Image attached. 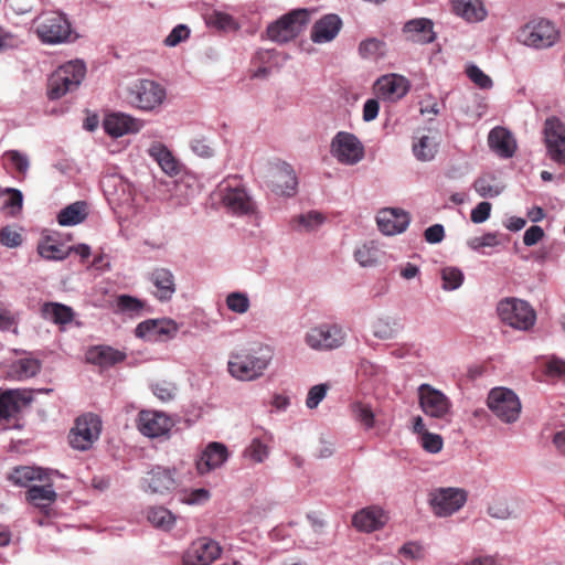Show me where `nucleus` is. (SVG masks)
Here are the masks:
<instances>
[{
  "label": "nucleus",
  "mask_w": 565,
  "mask_h": 565,
  "mask_svg": "<svg viewBox=\"0 0 565 565\" xmlns=\"http://www.w3.org/2000/svg\"><path fill=\"white\" fill-rule=\"evenodd\" d=\"M274 359V349L258 343L249 349L232 352L228 373L238 381H255L264 375Z\"/></svg>",
  "instance_id": "obj_1"
},
{
  "label": "nucleus",
  "mask_w": 565,
  "mask_h": 565,
  "mask_svg": "<svg viewBox=\"0 0 565 565\" xmlns=\"http://www.w3.org/2000/svg\"><path fill=\"white\" fill-rule=\"evenodd\" d=\"M85 74L86 67L81 61H71L63 64L47 79V97L54 100L72 93L79 86Z\"/></svg>",
  "instance_id": "obj_2"
},
{
  "label": "nucleus",
  "mask_w": 565,
  "mask_h": 565,
  "mask_svg": "<svg viewBox=\"0 0 565 565\" xmlns=\"http://www.w3.org/2000/svg\"><path fill=\"white\" fill-rule=\"evenodd\" d=\"M35 33L46 44H58L70 41L72 24L60 11H47L34 20Z\"/></svg>",
  "instance_id": "obj_3"
},
{
  "label": "nucleus",
  "mask_w": 565,
  "mask_h": 565,
  "mask_svg": "<svg viewBox=\"0 0 565 565\" xmlns=\"http://www.w3.org/2000/svg\"><path fill=\"white\" fill-rule=\"evenodd\" d=\"M348 338L347 329L339 323H320L310 328L303 338L307 347L315 351H332L341 348Z\"/></svg>",
  "instance_id": "obj_4"
},
{
  "label": "nucleus",
  "mask_w": 565,
  "mask_h": 565,
  "mask_svg": "<svg viewBox=\"0 0 565 565\" xmlns=\"http://www.w3.org/2000/svg\"><path fill=\"white\" fill-rule=\"evenodd\" d=\"M558 32L554 24L543 18L529 21L518 32V40L526 46L546 49L556 43Z\"/></svg>",
  "instance_id": "obj_5"
},
{
  "label": "nucleus",
  "mask_w": 565,
  "mask_h": 565,
  "mask_svg": "<svg viewBox=\"0 0 565 565\" xmlns=\"http://www.w3.org/2000/svg\"><path fill=\"white\" fill-rule=\"evenodd\" d=\"M307 9H296L282 15L267 28V35L271 41L286 43L300 34L303 26L309 22Z\"/></svg>",
  "instance_id": "obj_6"
},
{
  "label": "nucleus",
  "mask_w": 565,
  "mask_h": 565,
  "mask_svg": "<svg viewBox=\"0 0 565 565\" xmlns=\"http://www.w3.org/2000/svg\"><path fill=\"white\" fill-rule=\"evenodd\" d=\"M497 310L503 322L519 330H529L536 319L532 307L526 301L515 298L501 300Z\"/></svg>",
  "instance_id": "obj_7"
},
{
  "label": "nucleus",
  "mask_w": 565,
  "mask_h": 565,
  "mask_svg": "<svg viewBox=\"0 0 565 565\" xmlns=\"http://www.w3.org/2000/svg\"><path fill=\"white\" fill-rule=\"evenodd\" d=\"M468 493L461 488H437L429 493V505L438 518L450 516L467 502Z\"/></svg>",
  "instance_id": "obj_8"
},
{
  "label": "nucleus",
  "mask_w": 565,
  "mask_h": 565,
  "mask_svg": "<svg viewBox=\"0 0 565 565\" xmlns=\"http://www.w3.org/2000/svg\"><path fill=\"white\" fill-rule=\"evenodd\" d=\"M487 405L504 423L515 422L521 413V403L518 395L505 387L492 388L488 395Z\"/></svg>",
  "instance_id": "obj_9"
},
{
  "label": "nucleus",
  "mask_w": 565,
  "mask_h": 565,
  "mask_svg": "<svg viewBox=\"0 0 565 565\" xmlns=\"http://www.w3.org/2000/svg\"><path fill=\"white\" fill-rule=\"evenodd\" d=\"M221 192L222 203L233 214L247 215L254 212V202L238 178L234 177L223 182Z\"/></svg>",
  "instance_id": "obj_10"
},
{
  "label": "nucleus",
  "mask_w": 565,
  "mask_h": 565,
  "mask_svg": "<svg viewBox=\"0 0 565 565\" xmlns=\"http://www.w3.org/2000/svg\"><path fill=\"white\" fill-rule=\"evenodd\" d=\"M419 406L425 415L448 420L451 414L450 399L439 390L424 383L418 387Z\"/></svg>",
  "instance_id": "obj_11"
},
{
  "label": "nucleus",
  "mask_w": 565,
  "mask_h": 565,
  "mask_svg": "<svg viewBox=\"0 0 565 565\" xmlns=\"http://www.w3.org/2000/svg\"><path fill=\"white\" fill-rule=\"evenodd\" d=\"M100 430L102 422L96 415H83L76 419L70 433V445L77 450H87L98 439Z\"/></svg>",
  "instance_id": "obj_12"
},
{
  "label": "nucleus",
  "mask_w": 565,
  "mask_h": 565,
  "mask_svg": "<svg viewBox=\"0 0 565 565\" xmlns=\"http://www.w3.org/2000/svg\"><path fill=\"white\" fill-rule=\"evenodd\" d=\"M130 102L141 110L150 111L159 107L166 98V89L151 79H140L130 89Z\"/></svg>",
  "instance_id": "obj_13"
},
{
  "label": "nucleus",
  "mask_w": 565,
  "mask_h": 565,
  "mask_svg": "<svg viewBox=\"0 0 565 565\" xmlns=\"http://www.w3.org/2000/svg\"><path fill=\"white\" fill-rule=\"evenodd\" d=\"M297 185L296 173L289 163L280 160L269 163L268 186L275 194L292 196Z\"/></svg>",
  "instance_id": "obj_14"
},
{
  "label": "nucleus",
  "mask_w": 565,
  "mask_h": 565,
  "mask_svg": "<svg viewBox=\"0 0 565 565\" xmlns=\"http://www.w3.org/2000/svg\"><path fill=\"white\" fill-rule=\"evenodd\" d=\"M221 551L217 542L201 537L184 552L182 562L183 565H210L221 555Z\"/></svg>",
  "instance_id": "obj_15"
},
{
  "label": "nucleus",
  "mask_w": 565,
  "mask_h": 565,
  "mask_svg": "<svg viewBox=\"0 0 565 565\" xmlns=\"http://www.w3.org/2000/svg\"><path fill=\"white\" fill-rule=\"evenodd\" d=\"M409 223V213L399 207H384L376 215L380 232L387 236L404 233Z\"/></svg>",
  "instance_id": "obj_16"
},
{
  "label": "nucleus",
  "mask_w": 565,
  "mask_h": 565,
  "mask_svg": "<svg viewBox=\"0 0 565 565\" xmlns=\"http://www.w3.org/2000/svg\"><path fill=\"white\" fill-rule=\"evenodd\" d=\"M172 427V420L162 412L141 411L138 418L140 433L150 438L166 435Z\"/></svg>",
  "instance_id": "obj_17"
},
{
  "label": "nucleus",
  "mask_w": 565,
  "mask_h": 565,
  "mask_svg": "<svg viewBox=\"0 0 565 565\" xmlns=\"http://www.w3.org/2000/svg\"><path fill=\"white\" fill-rule=\"evenodd\" d=\"M374 90L380 98L397 100L408 93L409 82L402 75L386 74L375 82Z\"/></svg>",
  "instance_id": "obj_18"
},
{
  "label": "nucleus",
  "mask_w": 565,
  "mask_h": 565,
  "mask_svg": "<svg viewBox=\"0 0 565 565\" xmlns=\"http://www.w3.org/2000/svg\"><path fill=\"white\" fill-rule=\"evenodd\" d=\"M174 473L170 469L156 467L141 479V489L145 492L163 494L175 488Z\"/></svg>",
  "instance_id": "obj_19"
},
{
  "label": "nucleus",
  "mask_w": 565,
  "mask_h": 565,
  "mask_svg": "<svg viewBox=\"0 0 565 565\" xmlns=\"http://www.w3.org/2000/svg\"><path fill=\"white\" fill-rule=\"evenodd\" d=\"M228 458V450L222 443L212 441L201 452L196 460V470L199 475H206L214 469L220 468Z\"/></svg>",
  "instance_id": "obj_20"
},
{
  "label": "nucleus",
  "mask_w": 565,
  "mask_h": 565,
  "mask_svg": "<svg viewBox=\"0 0 565 565\" xmlns=\"http://www.w3.org/2000/svg\"><path fill=\"white\" fill-rule=\"evenodd\" d=\"M404 328L399 317L387 313L376 316L371 322L373 337L381 341L395 340L404 331Z\"/></svg>",
  "instance_id": "obj_21"
},
{
  "label": "nucleus",
  "mask_w": 565,
  "mask_h": 565,
  "mask_svg": "<svg viewBox=\"0 0 565 565\" xmlns=\"http://www.w3.org/2000/svg\"><path fill=\"white\" fill-rule=\"evenodd\" d=\"M387 521L383 509L376 505L363 508L354 513L352 518L353 526L365 533H371L382 529Z\"/></svg>",
  "instance_id": "obj_22"
},
{
  "label": "nucleus",
  "mask_w": 565,
  "mask_h": 565,
  "mask_svg": "<svg viewBox=\"0 0 565 565\" xmlns=\"http://www.w3.org/2000/svg\"><path fill=\"white\" fill-rule=\"evenodd\" d=\"M103 125L105 131L114 138L121 137L126 134L137 132L142 127L141 121L122 113L107 115Z\"/></svg>",
  "instance_id": "obj_23"
},
{
  "label": "nucleus",
  "mask_w": 565,
  "mask_h": 565,
  "mask_svg": "<svg viewBox=\"0 0 565 565\" xmlns=\"http://www.w3.org/2000/svg\"><path fill=\"white\" fill-rule=\"evenodd\" d=\"M433 28L434 23L429 19H413L404 24L403 34L407 41L427 44L431 43L436 39Z\"/></svg>",
  "instance_id": "obj_24"
},
{
  "label": "nucleus",
  "mask_w": 565,
  "mask_h": 565,
  "mask_svg": "<svg viewBox=\"0 0 565 565\" xmlns=\"http://www.w3.org/2000/svg\"><path fill=\"white\" fill-rule=\"evenodd\" d=\"M342 21L337 14H326L315 22L310 38L315 43L332 41L340 32Z\"/></svg>",
  "instance_id": "obj_25"
},
{
  "label": "nucleus",
  "mask_w": 565,
  "mask_h": 565,
  "mask_svg": "<svg viewBox=\"0 0 565 565\" xmlns=\"http://www.w3.org/2000/svg\"><path fill=\"white\" fill-rule=\"evenodd\" d=\"M32 402L30 393L11 390L0 395V417L9 419Z\"/></svg>",
  "instance_id": "obj_26"
},
{
  "label": "nucleus",
  "mask_w": 565,
  "mask_h": 565,
  "mask_svg": "<svg viewBox=\"0 0 565 565\" xmlns=\"http://www.w3.org/2000/svg\"><path fill=\"white\" fill-rule=\"evenodd\" d=\"M149 279L156 287L154 296L158 300L168 301L175 294V279L170 269L156 268L150 273Z\"/></svg>",
  "instance_id": "obj_27"
},
{
  "label": "nucleus",
  "mask_w": 565,
  "mask_h": 565,
  "mask_svg": "<svg viewBox=\"0 0 565 565\" xmlns=\"http://www.w3.org/2000/svg\"><path fill=\"white\" fill-rule=\"evenodd\" d=\"M127 358L124 351L117 350L109 345H96L87 351L86 359L89 363L100 367H111L121 363Z\"/></svg>",
  "instance_id": "obj_28"
},
{
  "label": "nucleus",
  "mask_w": 565,
  "mask_h": 565,
  "mask_svg": "<svg viewBox=\"0 0 565 565\" xmlns=\"http://www.w3.org/2000/svg\"><path fill=\"white\" fill-rule=\"evenodd\" d=\"M148 153L167 175L174 177L181 172L182 163L164 143H152Z\"/></svg>",
  "instance_id": "obj_29"
},
{
  "label": "nucleus",
  "mask_w": 565,
  "mask_h": 565,
  "mask_svg": "<svg viewBox=\"0 0 565 565\" xmlns=\"http://www.w3.org/2000/svg\"><path fill=\"white\" fill-rule=\"evenodd\" d=\"M178 331L177 323L171 320H147L136 328V335L142 339H154L162 334L173 337Z\"/></svg>",
  "instance_id": "obj_30"
},
{
  "label": "nucleus",
  "mask_w": 565,
  "mask_h": 565,
  "mask_svg": "<svg viewBox=\"0 0 565 565\" xmlns=\"http://www.w3.org/2000/svg\"><path fill=\"white\" fill-rule=\"evenodd\" d=\"M331 153L342 164H355L364 158L363 143H331Z\"/></svg>",
  "instance_id": "obj_31"
},
{
  "label": "nucleus",
  "mask_w": 565,
  "mask_h": 565,
  "mask_svg": "<svg viewBox=\"0 0 565 565\" xmlns=\"http://www.w3.org/2000/svg\"><path fill=\"white\" fill-rule=\"evenodd\" d=\"M473 189L481 198H497L504 191V185L492 172L479 175L473 182Z\"/></svg>",
  "instance_id": "obj_32"
},
{
  "label": "nucleus",
  "mask_w": 565,
  "mask_h": 565,
  "mask_svg": "<svg viewBox=\"0 0 565 565\" xmlns=\"http://www.w3.org/2000/svg\"><path fill=\"white\" fill-rule=\"evenodd\" d=\"M456 14L467 21H481L486 17L480 0H451Z\"/></svg>",
  "instance_id": "obj_33"
},
{
  "label": "nucleus",
  "mask_w": 565,
  "mask_h": 565,
  "mask_svg": "<svg viewBox=\"0 0 565 565\" xmlns=\"http://www.w3.org/2000/svg\"><path fill=\"white\" fill-rule=\"evenodd\" d=\"M42 316L56 324L70 323L74 318L71 307L58 302H46L42 307Z\"/></svg>",
  "instance_id": "obj_34"
},
{
  "label": "nucleus",
  "mask_w": 565,
  "mask_h": 565,
  "mask_svg": "<svg viewBox=\"0 0 565 565\" xmlns=\"http://www.w3.org/2000/svg\"><path fill=\"white\" fill-rule=\"evenodd\" d=\"M41 370V364L35 359H20L13 362L8 371L10 377L23 381L35 376Z\"/></svg>",
  "instance_id": "obj_35"
},
{
  "label": "nucleus",
  "mask_w": 565,
  "mask_h": 565,
  "mask_svg": "<svg viewBox=\"0 0 565 565\" xmlns=\"http://www.w3.org/2000/svg\"><path fill=\"white\" fill-rule=\"evenodd\" d=\"M86 218V203L82 201L74 202L57 215L58 224L62 226H72L82 223Z\"/></svg>",
  "instance_id": "obj_36"
},
{
  "label": "nucleus",
  "mask_w": 565,
  "mask_h": 565,
  "mask_svg": "<svg viewBox=\"0 0 565 565\" xmlns=\"http://www.w3.org/2000/svg\"><path fill=\"white\" fill-rule=\"evenodd\" d=\"M326 221V217L322 213L318 211H309L307 213H302L297 215L292 220L294 228L298 232H315L317 231Z\"/></svg>",
  "instance_id": "obj_37"
},
{
  "label": "nucleus",
  "mask_w": 565,
  "mask_h": 565,
  "mask_svg": "<svg viewBox=\"0 0 565 565\" xmlns=\"http://www.w3.org/2000/svg\"><path fill=\"white\" fill-rule=\"evenodd\" d=\"M45 470L42 468L22 466L13 469L9 479L17 486L26 487L33 480H44Z\"/></svg>",
  "instance_id": "obj_38"
},
{
  "label": "nucleus",
  "mask_w": 565,
  "mask_h": 565,
  "mask_svg": "<svg viewBox=\"0 0 565 565\" xmlns=\"http://www.w3.org/2000/svg\"><path fill=\"white\" fill-rule=\"evenodd\" d=\"M26 498L34 505L43 508L54 502L57 494L52 484L32 486L28 490Z\"/></svg>",
  "instance_id": "obj_39"
},
{
  "label": "nucleus",
  "mask_w": 565,
  "mask_h": 565,
  "mask_svg": "<svg viewBox=\"0 0 565 565\" xmlns=\"http://www.w3.org/2000/svg\"><path fill=\"white\" fill-rule=\"evenodd\" d=\"M381 257L382 250L374 242L365 243L354 252V258L362 267L375 266Z\"/></svg>",
  "instance_id": "obj_40"
},
{
  "label": "nucleus",
  "mask_w": 565,
  "mask_h": 565,
  "mask_svg": "<svg viewBox=\"0 0 565 565\" xmlns=\"http://www.w3.org/2000/svg\"><path fill=\"white\" fill-rule=\"evenodd\" d=\"M147 519L153 526L164 531L171 530L175 522V516L163 507L149 509Z\"/></svg>",
  "instance_id": "obj_41"
},
{
  "label": "nucleus",
  "mask_w": 565,
  "mask_h": 565,
  "mask_svg": "<svg viewBox=\"0 0 565 565\" xmlns=\"http://www.w3.org/2000/svg\"><path fill=\"white\" fill-rule=\"evenodd\" d=\"M386 43L376 38L363 40L359 45V54L366 60H379L385 55Z\"/></svg>",
  "instance_id": "obj_42"
},
{
  "label": "nucleus",
  "mask_w": 565,
  "mask_h": 565,
  "mask_svg": "<svg viewBox=\"0 0 565 565\" xmlns=\"http://www.w3.org/2000/svg\"><path fill=\"white\" fill-rule=\"evenodd\" d=\"M115 312L129 317L139 316L145 307L143 302L130 295H120L115 301Z\"/></svg>",
  "instance_id": "obj_43"
},
{
  "label": "nucleus",
  "mask_w": 565,
  "mask_h": 565,
  "mask_svg": "<svg viewBox=\"0 0 565 565\" xmlns=\"http://www.w3.org/2000/svg\"><path fill=\"white\" fill-rule=\"evenodd\" d=\"M443 285L446 291L457 290L463 282V273L458 267H445L440 271Z\"/></svg>",
  "instance_id": "obj_44"
},
{
  "label": "nucleus",
  "mask_w": 565,
  "mask_h": 565,
  "mask_svg": "<svg viewBox=\"0 0 565 565\" xmlns=\"http://www.w3.org/2000/svg\"><path fill=\"white\" fill-rule=\"evenodd\" d=\"M544 141H565V125L555 117H548L544 124Z\"/></svg>",
  "instance_id": "obj_45"
},
{
  "label": "nucleus",
  "mask_w": 565,
  "mask_h": 565,
  "mask_svg": "<svg viewBox=\"0 0 565 565\" xmlns=\"http://www.w3.org/2000/svg\"><path fill=\"white\" fill-rule=\"evenodd\" d=\"M226 306L232 312L244 315L249 310L250 301L247 294L233 291L226 297Z\"/></svg>",
  "instance_id": "obj_46"
},
{
  "label": "nucleus",
  "mask_w": 565,
  "mask_h": 565,
  "mask_svg": "<svg viewBox=\"0 0 565 565\" xmlns=\"http://www.w3.org/2000/svg\"><path fill=\"white\" fill-rule=\"evenodd\" d=\"M269 450L259 439L255 438L250 445L245 449L244 456L254 462L260 463L268 457Z\"/></svg>",
  "instance_id": "obj_47"
},
{
  "label": "nucleus",
  "mask_w": 565,
  "mask_h": 565,
  "mask_svg": "<svg viewBox=\"0 0 565 565\" xmlns=\"http://www.w3.org/2000/svg\"><path fill=\"white\" fill-rule=\"evenodd\" d=\"M330 386L327 383H321L313 385L310 387L307 398H306V406L309 409H315L318 407V405L327 396V393L329 391Z\"/></svg>",
  "instance_id": "obj_48"
},
{
  "label": "nucleus",
  "mask_w": 565,
  "mask_h": 565,
  "mask_svg": "<svg viewBox=\"0 0 565 565\" xmlns=\"http://www.w3.org/2000/svg\"><path fill=\"white\" fill-rule=\"evenodd\" d=\"M206 22L218 30H231L236 25L232 15L220 11H213L209 14Z\"/></svg>",
  "instance_id": "obj_49"
},
{
  "label": "nucleus",
  "mask_w": 565,
  "mask_h": 565,
  "mask_svg": "<svg viewBox=\"0 0 565 565\" xmlns=\"http://www.w3.org/2000/svg\"><path fill=\"white\" fill-rule=\"evenodd\" d=\"M39 254L50 260H62L68 256V250L62 246L49 243H42L38 246Z\"/></svg>",
  "instance_id": "obj_50"
},
{
  "label": "nucleus",
  "mask_w": 565,
  "mask_h": 565,
  "mask_svg": "<svg viewBox=\"0 0 565 565\" xmlns=\"http://www.w3.org/2000/svg\"><path fill=\"white\" fill-rule=\"evenodd\" d=\"M20 316L8 308H0V330L11 331L18 334V323Z\"/></svg>",
  "instance_id": "obj_51"
},
{
  "label": "nucleus",
  "mask_w": 565,
  "mask_h": 565,
  "mask_svg": "<svg viewBox=\"0 0 565 565\" xmlns=\"http://www.w3.org/2000/svg\"><path fill=\"white\" fill-rule=\"evenodd\" d=\"M466 73L469 79L481 89H489L493 85L492 79L476 65H469Z\"/></svg>",
  "instance_id": "obj_52"
},
{
  "label": "nucleus",
  "mask_w": 565,
  "mask_h": 565,
  "mask_svg": "<svg viewBox=\"0 0 565 565\" xmlns=\"http://www.w3.org/2000/svg\"><path fill=\"white\" fill-rule=\"evenodd\" d=\"M419 443L422 447L430 454H437L443 449L444 440L440 435L424 431L419 437Z\"/></svg>",
  "instance_id": "obj_53"
},
{
  "label": "nucleus",
  "mask_w": 565,
  "mask_h": 565,
  "mask_svg": "<svg viewBox=\"0 0 565 565\" xmlns=\"http://www.w3.org/2000/svg\"><path fill=\"white\" fill-rule=\"evenodd\" d=\"M3 158L20 173H25L29 169L30 163L26 154L18 150L7 151Z\"/></svg>",
  "instance_id": "obj_54"
},
{
  "label": "nucleus",
  "mask_w": 565,
  "mask_h": 565,
  "mask_svg": "<svg viewBox=\"0 0 565 565\" xmlns=\"http://www.w3.org/2000/svg\"><path fill=\"white\" fill-rule=\"evenodd\" d=\"M353 413L355 418L366 428L370 429L374 425V414L371 407L363 403H355L353 405Z\"/></svg>",
  "instance_id": "obj_55"
},
{
  "label": "nucleus",
  "mask_w": 565,
  "mask_h": 565,
  "mask_svg": "<svg viewBox=\"0 0 565 565\" xmlns=\"http://www.w3.org/2000/svg\"><path fill=\"white\" fill-rule=\"evenodd\" d=\"M412 151L417 160L426 162L435 158L438 148L437 143H413Z\"/></svg>",
  "instance_id": "obj_56"
},
{
  "label": "nucleus",
  "mask_w": 565,
  "mask_h": 565,
  "mask_svg": "<svg viewBox=\"0 0 565 565\" xmlns=\"http://www.w3.org/2000/svg\"><path fill=\"white\" fill-rule=\"evenodd\" d=\"M190 35V30L184 24H179L172 29L170 34L164 39V44L167 46H177L182 41L186 40Z\"/></svg>",
  "instance_id": "obj_57"
},
{
  "label": "nucleus",
  "mask_w": 565,
  "mask_h": 565,
  "mask_svg": "<svg viewBox=\"0 0 565 565\" xmlns=\"http://www.w3.org/2000/svg\"><path fill=\"white\" fill-rule=\"evenodd\" d=\"M492 205L488 201H482L472 209L470 218L475 224H481L490 217Z\"/></svg>",
  "instance_id": "obj_58"
},
{
  "label": "nucleus",
  "mask_w": 565,
  "mask_h": 565,
  "mask_svg": "<svg viewBox=\"0 0 565 565\" xmlns=\"http://www.w3.org/2000/svg\"><path fill=\"white\" fill-rule=\"evenodd\" d=\"M0 243L6 247L14 248L21 245L22 236L7 226L0 231Z\"/></svg>",
  "instance_id": "obj_59"
},
{
  "label": "nucleus",
  "mask_w": 565,
  "mask_h": 565,
  "mask_svg": "<svg viewBox=\"0 0 565 565\" xmlns=\"http://www.w3.org/2000/svg\"><path fill=\"white\" fill-rule=\"evenodd\" d=\"M6 193L8 194V199L4 202V206L11 209V214H15L22 209V192L18 189L8 188L6 189Z\"/></svg>",
  "instance_id": "obj_60"
},
{
  "label": "nucleus",
  "mask_w": 565,
  "mask_h": 565,
  "mask_svg": "<svg viewBox=\"0 0 565 565\" xmlns=\"http://www.w3.org/2000/svg\"><path fill=\"white\" fill-rule=\"evenodd\" d=\"M152 393L162 402H169L174 398L175 388L172 384L162 382L152 385Z\"/></svg>",
  "instance_id": "obj_61"
},
{
  "label": "nucleus",
  "mask_w": 565,
  "mask_h": 565,
  "mask_svg": "<svg viewBox=\"0 0 565 565\" xmlns=\"http://www.w3.org/2000/svg\"><path fill=\"white\" fill-rule=\"evenodd\" d=\"M398 553L407 559H422L424 557L423 546L416 542H407L399 550Z\"/></svg>",
  "instance_id": "obj_62"
},
{
  "label": "nucleus",
  "mask_w": 565,
  "mask_h": 565,
  "mask_svg": "<svg viewBox=\"0 0 565 565\" xmlns=\"http://www.w3.org/2000/svg\"><path fill=\"white\" fill-rule=\"evenodd\" d=\"M488 514L498 520H508L512 518L513 512L505 502H497L488 507Z\"/></svg>",
  "instance_id": "obj_63"
},
{
  "label": "nucleus",
  "mask_w": 565,
  "mask_h": 565,
  "mask_svg": "<svg viewBox=\"0 0 565 565\" xmlns=\"http://www.w3.org/2000/svg\"><path fill=\"white\" fill-rule=\"evenodd\" d=\"M546 373L550 376L565 379V361L558 358H551L546 363Z\"/></svg>",
  "instance_id": "obj_64"
}]
</instances>
